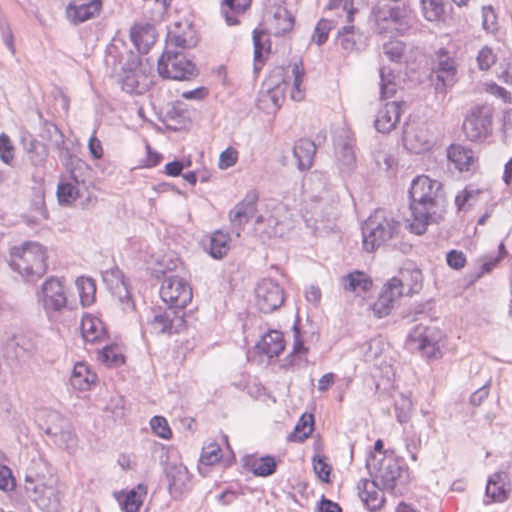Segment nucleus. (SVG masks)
I'll use <instances>...</instances> for the list:
<instances>
[{
	"mask_svg": "<svg viewBox=\"0 0 512 512\" xmlns=\"http://www.w3.org/2000/svg\"><path fill=\"white\" fill-rule=\"evenodd\" d=\"M409 196L413 217L410 228L422 235L430 224L439 223L444 217L446 199L442 184L426 175L417 176L411 183Z\"/></svg>",
	"mask_w": 512,
	"mask_h": 512,
	"instance_id": "1",
	"label": "nucleus"
},
{
	"mask_svg": "<svg viewBox=\"0 0 512 512\" xmlns=\"http://www.w3.org/2000/svg\"><path fill=\"white\" fill-rule=\"evenodd\" d=\"M28 497L43 511L58 512L60 493L58 479L52 468L43 460L34 461L25 474Z\"/></svg>",
	"mask_w": 512,
	"mask_h": 512,
	"instance_id": "2",
	"label": "nucleus"
},
{
	"mask_svg": "<svg viewBox=\"0 0 512 512\" xmlns=\"http://www.w3.org/2000/svg\"><path fill=\"white\" fill-rule=\"evenodd\" d=\"M401 222L385 209H376L362 225L363 248L367 252L387 245L401 231Z\"/></svg>",
	"mask_w": 512,
	"mask_h": 512,
	"instance_id": "3",
	"label": "nucleus"
},
{
	"mask_svg": "<svg viewBox=\"0 0 512 512\" xmlns=\"http://www.w3.org/2000/svg\"><path fill=\"white\" fill-rule=\"evenodd\" d=\"M10 267L27 281H35L47 271V250L35 241H26L14 246L9 253Z\"/></svg>",
	"mask_w": 512,
	"mask_h": 512,
	"instance_id": "4",
	"label": "nucleus"
},
{
	"mask_svg": "<svg viewBox=\"0 0 512 512\" xmlns=\"http://www.w3.org/2000/svg\"><path fill=\"white\" fill-rule=\"evenodd\" d=\"M366 467L371 475H374L376 483L381 488L391 492L394 495L401 494L408 478L407 470L400 462L391 455H382L377 458L371 455L366 460Z\"/></svg>",
	"mask_w": 512,
	"mask_h": 512,
	"instance_id": "5",
	"label": "nucleus"
},
{
	"mask_svg": "<svg viewBox=\"0 0 512 512\" xmlns=\"http://www.w3.org/2000/svg\"><path fill=\"white\" fill-rule=\"evenodd\" d=\"M407 345L418 350L427 358L438 359L442 356L444 334L435 326L417 325L408 335Z\"/></svg>",
	"mask_w": 512,
	"mask_h": 512,
	"instance_id": "6",
	"label": "nucleus"
},
{
	"mask_svg": "<svg viewBox=\"0 0 512 512\" xmlns=\"http://www.w3.org/2000/svg\"><path fill=\"white\" fill-rule=\"evenodd\" d=\"M286 88L284 70L275 69L263 83V90L259 94L257 107L267 114L276 113L285 99Z\"/></svg>",
	"mask_w": 512,
	"mask_h": 512,
	"instance_id": "7",
	"label": "nucleus"
},
{
	"mask_svg": "<svg viewBox=\"0 0 512 512\" xmlns=\"http://www.w3.org/2000/svg\"><path fill=\"white\" fill-rule=\"evenodd\" d=\"M37 298L38 303L49 318L55 313H61L68 308L66 287L61 279L54 276L43 282Z\"/></svg>",
	"mask_w": 512,
	"mask_h": 512,
	"instance_id": "8",
	"label": "nucleus"
},
{
	"mask_svg": "<svg viewBox=\"0 0 512 512\" xmlns=\"http://www.w3.org/2000/svg\"><path fill=\"white\" fill-rule=\"evenodd\" d=\"M160 297L168 307L183 311L191 302L193 293L189 283L179 276H167L164 278Z\"/></svg>",
	"mask_w": 512,
	"mask_h": 512,
	"instance_id": "9",
	"label": "nucleus"
},
{
	"mask_svg": "<svg viewBox=\"0 0 512 512\" xmlns=\"http://www.w3.org/2000/svg\"><path fill=\"white\" fill-rule=\"evenodd\" d=\"M160 76L173 80H185L195 75V65L182 53L165 51L158 59Z\"/></svg>",
	"mask_w": 512,
	"mask_h": 512,
	"instance_id": "10",
	"label": "nucleus"
},
{
	"mask_svg": "<svg viewBox=\"0 0 512 512\" xmlns=\"http://www.w3.org/2000/svg\"><path fill=\"white\" fill-rule=\"evenodd\" d=\"M284 302L282 287L272 279H262L255 287V305L263 313L277 310Z\"/></svg>",
	"mask_w": 512,
	"mask_h": 512,
	"instance_id": "11",
	"label": "nucleus"
},
{
	"mask_svg": "<svg viewBox=\"0 0 512 512\" xmlns=\"http://www.w3.org/2000/svg\"><path fill=\"white\" fill-rule=\"evenodd\" d=\"M492 124V111L488 106H476L466 116L463 131L472 141L486 137Z\"/></svg>",
	"mask_w": 512,
	"mask_h": 512,
	"instance_id": "12",
	"label": "nucleus"
},
{
	"mask_svg": "<svg viewBox=\"0 0 512 512\" xmlns=\"http://www.w3.org/2000/svg\"><path fill=\"white\" fill-rule=\"evenodd\" d=\"M373 13L379 33L406 25L409 15L405 6H392L387 3H378Z\"/></svg>",
	"mask_w": 512,
	"mask_h": 512,
	"instance_id": "13",
	"label": "nucleus"
},
{
	"mask_svg": "<svg viewBox=\"0 0 512 512\" xmlns=\"http://www.w3.org/2000/svg\"><path fill=\"white\" fill-rule=\"evenodd\" d=\"M259 194L256 190L248 191L244 199L229 211V221L232 231L237 237L241 235L244 226L255 215Z\"/></svg>",
	"mask_w": 512,
	"mask_h": 512,
	"instance_id": "14",
	"label": "nucleus"
},
{
	"mask_svg": "<svg viewBox=\"0 0 512 512\" xmlns=\"http://www.w3.org/2000/svg\"><path fill=\"white\" fill-rule=\"evenodd\" d=\"M151 67L148 69L138 56H133L132 62L125 69V76L122 79V88L128 93L142 94L152 83L149 78Z\"/></svg>",
	"mask_w": 512,
	"mask_h": 512,
	"instance_id": "15",
	"label": "nucleus"
},
{
	"mask_svg": "<svg viewBox=\"0 0 512 512\" xmlns=\"http://www.w3.org/2000/svg\"><path fill=\"white\" fill-rule=\"evenodd\" d=\"M149 323L155 334L179 333L185 326L184 312L170 307L164 311L157 310L153 312Z\"/></svg>",
	"mask_w": 512,
	"mask_h": 512,
	"instance_id": "16",
	"label": "nucleus"
},
{
	"mask_svg": "<svg viewBox=\"0 0 512 512\" xmlns=\"http://www.w3.org/2000/svg\"><path fill=\"white\" fill-rule=\"evenodd\" d=\"M402 295V280L395 277L392 278L384 285L378 299L372 305L374 314L379 318L389 315L394 308L395 301Z\"/></svg>",
	"mask_w": 512,
	"mask_h": 512,
	"instance_id": "17",
	"label": "nucleus"
},
{
	"mask_svg": "<svg viewBox=\"0 0 512 512\" xmlns=\"http://www.w3.org/2000/svg\"><path fill=\"white\" fill-rule=\"evenodd\" d=\"M281 211V207H275L270 215H260L256 218L254 232L259 239L266 241L284 235L287 226L279 219Z\"/></svg>",
	"mask_w": 512,
	"mask_h": 512,
	"instance_id": "18",
	"label": "nucleus"
},
{
	"mask_svg": "<svg viewBox=\"0 0 512 512\" xmlns=\"http://www.w3.org/2000/svg\"><path fill=\"white\" fill-rule=\"evenodd\" d=\"M404 101H392L379 110L374 126L381 133H389L395 129L403 112Z\"/></svg>",
	"mask_w": 512,
	"mask_h": 512,
	"instance_id": "19",
	"label": "nucleus"
},
{
	"mask_svg": "<svg viewBox=\"0 0 512 512\" xmlns=\"http://www.w3.org/2000/svg\"><path fill=\"white\" fill-rule=\"evenodd\" d=\"M102 278L111 290L112 294L115 295L123 305L122 309H132L133 304L130 301V293L124 281L122 272L118 268L107 270L102 273Z\"/></svg>",
	"mask_w": 512,
	"mask_h": 512,
	"instance_id": "20",
	"label": "nucleus"
},
{
	"mask_svg": "<svg viewBox=\"0 0 512 512\" xmlns=\"http://www.w3.org/2000/svg\"><path fill=\"white\" fill-rule=\"evenodd\" d=\"M436 77V90L444 91L447 87L454 85L456 81V66L453 58L447 54H440L438 61L433 68Z\"/></svg>",
	"mask_w": 512,
	"mask_h": 512,
	"instance_id": "21",
	"label": "nucleus"
},
{
	"mask_svg": "<svg viewBox=\"0 0 512 512\" xmlns=\"http://www.w3.org/2000/svg\"><path fill=\"white\" fill-rule=\"evenodd\" d=\"M358 494L368 510L380 509L385 501L381 485L375 480L362 479L357 485Z\"/></svg>",
	"mask_w": 512,
	"mask_h": 512,
	"instance_id": "22",
	"label": "nucleus"
},
{
	"mask_svg": "<svg viewBox=\"0 0 512 512\" xmlns=\"http://www.w3.org/2000/svg\"><path fill=\"white\" fill-rule=\"evenodd\" d=\"M403 143L411 153L421 154L430 148L429 133L422 126H407L403 133Z\"/></svg>",
	"mask_w": 512,
	"mask_h": 512,
	"instance_id": "23",
	"label": "nucleus"
},
{
	"mask_svg": "<svg viewBox=\"0 0 512 512\" xmlns=\"http://www.w3.org/2000/svg\"><path fill=\"white\" fill-rule=\"evenodd\" d=\"M166 476L171 496L175 499L180 498L190 481L188 469L182 464H171L167 468Z\"/></svg>",
	"mask_w": 512,
	"mask_h": 512,
	"instance_id": "24",
	"label": "nucleus"
},
{
	"mask_svg": "<svg viewBox=\"0 0 512 512\" xmlns=\"http://www.w3.org/2000/svg\"><path fill=\"white\" fill-rule=\"evenodd\" d=\"M46 434L54 438V442L68 452H73L77 447V437L73 432L70 424L61 419L60 425L48 426L45 430Z\"/></svg>",
	"mask_w": 512,
	"mask_h": 512,
	"instance_id": "25",
	"label": "nucleus"
},
{
	"mask_svg": "<svg viewBox=\"0 0 512 512\" xmlns=\"http://www.w3.org/2000/svg\"><path fill=\"white\" fill-rule=\"evenodd\" d=\"M147 495V487L138 484L137 487L125 492L120 491L114 494L117 502L124 512H138Z\"/></svg>",
	"mask_w": 512,
	"mask_h": 512,
	"instance_id": "26",
	"label": "nucleus"
},
{
	"mask_svg": "<svg viewBox=\"0 0 512 512\" xmlns=\"http://www.w3.org/2000/svg\"><path fill=\"white\" fill-rule=\"evenodd\" d=\"M101 8V0H90L87 3L72 2L67 7V16L74 23H81L98 15Z\"/></svg>",
	"mask_w": 512,
	"mask_h": 512,
	"instance_id": "27",
	"label": "nucleus"
},
{
	"mask_svg": "<svg viewBox=\"0 0 512 512\" xmlns=\"http://www.w3.org/2000/svg\"><path fill=\"white\" fill-rule=\"evenodd\" d=\"M69 177L84 191L94 185L96 173L87 162H68Z\"/></svg>",
	"mask_w": 512,
	"mask_h": 512,
	"instance_id": "28",
	"label": "nucleus"
},
{
	"mask_svg": "<svg viewBox=\"0 0 512 512\" xmlns=\"http://www.w3.org/2000/svg\"><path fill=\"white\" fill-rule=\"evenodd\" d=\"M345 291L360 295L368 292L372 287V279L363 271L355 270L341 278Z\"/></svg>",
	"mask_w": 512,
	"mask_h": 512,
	"instance_id": "29",
	"label": "nucleus"
},
{
	"mask_svg": "<svg viewBox=\"0 0 512 512\" xmlns=\"http://www.w3.org/2000/svg\"><path fill=\"white\" fill-rule=\"evenodd\" d=\"M82 336L85 342H100L106 336V328L103 321L93 315H85L81 322Z\"/></svg>",
	"mask_w": 512,
	"mask_h": 512,
	"instance_id": "30",
	"label": "nucleus"
},
{
	"mask_svg": "<svg viewBox=\"0 0 512 512\" xmlns=\"http://www.w3.org/2000/svg\"><path fill=\"white\" fill-rule=\"evenodd\" d=\"M505 478L502 472H496L488 478L485 493L490 502L502 503L508 499L510 489L506 488Z\"/></svg>",
	"mask_w": 512,
	"mask_h": 512,
	"instance_id": "31",
	"label": "nucleus"
},
{
	"mask_svg": "<svg viewBox=\"0 0 512 512\" xmlns=\"http://www.w3.org/2000/svg\"><path fill=\"white\" fill-rule=\"evenodd\" d=\"M130 37L137 50L146 53L156 42V32L151 25H136L131 28Z\"/></svg>",
	"mask_w": 512,
	"mask_h": 512,
	"instance_id": "32",
	"label": "nucleus"
},
{
	"mask_svg": "<svg viewBox=\"0 0 512 512\" xmlns=\"http://www.w3.org/2000/svg\"><path fill=\"white\" fill-rule=\"evenodd\" d=\"M257 348L270 358L279 356L285 348L282 332L277 330L267 332L257 344Z\"/></svg>",
	"mask_w": 512,
	"mask_h": 512,
	"instance_id": "33",
	"label": "nucleus"
},
{
	"mask_svg": "<svg viewBox=\"0 0 512 512\" xmlns=\"http://www.w3.org/2000/svg\"><path fill=\"white\" fill-rule=\"evenodd\" d=\"M83 191L69 176H63L57 185L58 202L60 205H71L78 197L83 195Z\"/></svg>",
	"mask_w": 512,
	"mask_h": 512,
	"instance_id": "34",
	"label": "nucleus"
},
{
	"mask_svg": "<svg viewBox=\"0 0 512 512\" xmlns=\"http://www.w3.org/2000/svg\"><path fill=\"white\" fill-rule=\"evenodd\" d=\"M96 378V374L85 363L80 362L74 365L70 376V383L73 388L86 391L95 382Z\"/></svg>",
	"mask_w": 512,
	"mask_h": 512,
	"instance_id": "35",
	"label": "nucleus"
},
{
	"mask_svg": "<svg viewBox=\"0 0 512 512\" xmlns=\"http://www.w3.org/2000/svg\"><path fill=\"white\" fill-rule=\"evenodd\" d=\"M252 0H222V14L228 25L239 23L237 15L244 13L251 5Z\"/></svg>",
	"mask_w": 512,
	"mask_h": 512,
	"instance_id": "36",
	"label": "nucleus"
},
{
	"mask_svg": "<svg viewBox=\"0 0 512 512\" xmlns=\"http://www.w3.org/2000/svg\"><path fill=\"white\" fill-rule=\"evenodd\" d=\"M398 76L386 66L380 69V97L382 100L393 97L399 87Z\"/></svg>",
	"mask_w": 512,
	"mask_h": 512,
	"instance_id": "37",
	"label": "nucleus"
},
{
	"mask_svg": "<svg viewBox=\"0 0 512 512\" xmlns=\"http://www.w3.org/2000/svg\"><path fill=\"white\" fill-rule=\"evenodd\" d=\"M246 465L256 476L266 477L273 474L276 470V461L272 456L249 457Z\"/></svg>",
	"mask_w": 512,
	"mask_h": 512,
	"instance_id": "38",
	"label": "nucleus"
},
{
	"mask_svg": "<svg viewBox=\"0 0 512 512\" xmlns=\"http://www.w3.org/2000/svg\"><path fill=\"white\" fill-rule=\"evenodd\" d=\"M405 446L411 460L417 461V452L422 446V430L419 423H412L405 432Z\"/></svg>",
	"mask_w": 512,
	"mask_h": 512,
	"instance_id": "39",
	"label": "nucleus"
},
{
	"mask_svg": "<svg viewBox=\"0 0 512 512\" xmlns=\"http://www.w3.org/2000/svg\"><path fill=\"white\" fill-rule=\"evenodd\" d=\"M76 288L79 293L81 305L83 307L90 306L95 301L96 284L89 277H79L76 280Z\"/></svg>",
	"mask_w": 512,
	"mask_h": 512,
	"instance_id": "40",
	"label": "nucleus"
},
{
	"mask_svg": "<svg viewBox=\"0 0 512 512\" xmlns=\"http://www.w3.org/2000/svg\"><path fill=\"white\" fill-rule=\"evenodd\" d=\"M313 424V415L303 414L295 425L294 430L289 434L288 441L302 442L307 439L313 431Z\"/></svg>",
	"mask_w": 512,
	"mask_h": 512,
	"instance_id": "41",
	"label": "nucleus"
},
{
	"mask_svg": "<svg viewBox=\"0 0 512 512\" xmlns=\"http://www.w3.org/2000/svg\"><path fill=\"white\" fill-rule=\"evenodd\" d=\"M230 237L222 231H215L210 237V255L215 259H221L230 248Z\"/></svg>",
	"mask_w": 512,
	"mask_h": 512,
	"instance_id": "42",
	"label": "nucleus"
},
{
	"mask_svg": "<svg viewBox=\"0 0 512 512\" xmlns=\"http://www.w3.org/2000/svg\"><path fill=\"white\" fill-rule=\"evenodd\" d=\"M273 25L276 35H284L293 29L294 18L286 8L278 7L274 13Z\"/></svg>",
	"mask_w": 512,
	"mask_h": 512,
	"instance_id": "43",
	"label": "nucleus"
},
{
	"mask_svg": "<svg viewBox=\"0 0 512 512\" xmlns=\"http://www.w3.org/2000/svg\"><path fill=\"white\" fill-rule=\"evenodd\" d=\"M267 40L263 31H253V44H254V71L257 73L262 68L264 63V53L269 52V47H266Z\"/></svg>",
	"mask_w": 512,
	"mask_h": 512,
	"instance_id": "44",
	"label": "nucleus"
},
{
	"mask_svg": "<svg viewBox=\"0 0 512 512\" xmlns=\"http://www.w3.org/2000/svg\"><path fill=\"white\" fill-rule=\"evenodd\" d=\"M360 36L355 33L353 25H345L338 31L337 43L346 51L357 50V42Z\"/></svg>",
	"mask_w": 512,
	"mask_h": 512,
	"instance_id": "45",
	"label": "nucleus"
},
{
	"mask_svg": "<svg viewBox=\"0 0 512 512\" xmlns=\"http://www.w3.org/2000/svg\"><path fill=\"white\" fill-rule=\"evenodd\" d=\"M421 11L428 21H437L444 14L443 0H420Z\"/></svg>",
	"mask_w": 512,
	"mask_h": 512,
	"instance_id": "46",
	"label": "nucleus"
},
{
	"mask_svg": "<svg viewBox=\"0 0 512 512\" xmlns=\"http://www.w3.org/2000/svg\"><path fill=\"white\" fill-rule=\"evenodd\" d=\"M317 147L307 138L299 139L293 146V155L297 160H313Z\"/></svg>",
	"mask_w": 512,
	"mask_h": 512,
	"instance_id": "47",
	"label": "nucleus"
},
{
	"mask_svg": "<svg viewBox=\"0 0 512 512\" xmlns=\"http://www.w3.org/2000/svg\"><path fill=\"white\" fill-rule=\"evenodd\" d=\"M326 8L335 11L338 17H345L348 23L353 21L355 10L351 0H329Z\"/></svg>",
	"mask_w": 512,
	"mask_h": 512,
	"instance_id": "48",
	"label": "nucleus"
},
{
	"mask_svg": "<svg viewBox=\"0 0 512 512\" xmlns=\"http://www.w3.org/2000/svg\"><path fill=\"white\" fill-rule=\"evenodd\" d=\"M98 359L107 366H118L123 363V357L116 345H105L99 351Z\"/></svg>",
	"mask_w": 512,
	"mask_h": 512,
	"instance_id": "49",
	"label": "nucleus"
},
{
	"mask_svg": "<svg viewBox=\"0 0 512 512\" xmlns=\"http://www.w3.org/2000/svg\"><path fill=\"white\" fill-rule=\"evenodd\" d=\"M480 194V190L465 188L455 196V205L458 211H466L472 207Z\"/></svg>",
	"mask_w": 512,
	"mask_h": 512,
	"instance_id": "50",
	"label": "nucleus"
},
{
	"mask_svg": "<svg viewBox=\"0 0 512 512\" xmlns=\"http://www.w3.org/2000/svg\"><path fill=\"white\" fill-rule=\"evenodd\" d=\"M292 74H293L294 80H293V89L291 91V98L295 101H301L304 98V91L301 89V85H302L303 77L305 74L303 64L301 61L293 64Z\"/></svg>",
	"mask_w": 512,
	"mask_h": 512,
	"instance_id": "51",
	"label": "nucleus"
},
{
	"mask_svg": "<svg viewBox=\"0 0 512 512\" xmlns=\"http://www.w3.org/2000/svg\"><path fill=\"white\" fill-rule=\"evenodd\" d=\"M150 427L154 434L158 437L169 440L172 437V430L166 418L162 416H154L150 420Z\"/></svg>",
	"mask_w": 512,
	"mask_h": 512,
	"instance_id": "52",
	"label": "nucleus"
},
{
	"mask_svg": "<svg viewBox=\"0 0 512 512\" xmlns=\"http://www.w3.org/2000/svg\"><path fill=\"white\" fill-rule=\"evenodd\" d=\"M412 401L409 397L401 394L400 400L395 402L397 421L401 424L408 422L412 411Z\"/></svg>",
	"mask_w": 512,
	"mask_h": 512,
	"instance_id": "53",
	"label": "nucleus"
},
{
	"mask_svg": "<svg viewBox=\"0 0 512 512\" xmlns=\"http://www.w3.org/2000/svg\"><path fill=\"white\" fill-rule=\"evenodd\" d=\"M221 459V448L217 443H210L203 447L200 462L204 465H214Z\"/></svg>",
	"mask_w": 512,
	"mask_h": 512,
	"instance_id": "54",
	"label": "nucleus"
},
{
	"mask_svg": "<svg viewBox=\"0 0 512 512\" xmlns=\"http://www.w3.org/2000/svg\"><path fill=\"white\" fill-rule=\"evenodd\" d=\"M335 27V23L331 19H321L314 31L313 39L317 45H322L328 39V34L332 28Z\"/></svg>",
	"mask_w": 512,
	"mask_h": 512,
	"instance_id": "55",
	"label": "nucleus"
},
{
	"mask_svg": "<svg viewBox=\"0 0 512 512\" xmlns=\"http://www.w3.org/2000/svg\"><path fill=\"white\" fill-rule=\"evenodd\" d=\"M405 45L399 40H390L383 46L384 54L394 62H400L404 54Z\"/></svg>",
	"mask_w": 512,
	"mask_h": 512,
	"instance_id": "56",
	"label": "nucleus"
},
{
	"mask_svg": "<svg viewBox=\"0 0 512 512\" xmlns=\"http://www.w3.org/2000/svg\"><path fill=\"white\" fill-rule=\"evenodd\" d=\"M474 152L461 144H452L447 149V160H473Z\"/></svg>",
	"mask_w": 512,
	"mask_h": 512,
	"instance_id": "57",
	"label": "nucleus"
},
{
	"mask_svg": "<svg viewBox=\"0 0 512 512\" xmlns=\"http://www.w3.org/2000/svg\"><path fill=\"white\" fill-rule=\"evenodd\" d=\"M477 62L481 70H488L496 62V55L491 48L483 47L478 53Z\"/></svg>",
	"mask_w": 512,
	"mask_h": 512,
	"instance_id": "58",
	"label": "nucleus"
},
{
	"mask_svg": "<svg viewBox=\"0 0 512 512\" xmlns=\"http://www.w3.org/2000/svg\"><path fill=\"white\" fill-rule=\"evenodd\" d=\"M14 146L8 135L0 134V160H13Z\"/></svg>",
	"mask_w": 512,
	"mask_h": 512,
	"instance_id": "59",
	"label": "nucleus"
},
{
	"mask_svg": "<svg viewBox=\"0 0 512 512\" xmlns=\"http://www.w3.org/2000/svg\"><path fill=\"white\" fill-rule=\"evenodd\" d=\"M15 481L9 467L0 466V490L11 491L14 489Z\"/></svg>",
	"mask_w": 512,
	"mask_h": 512,
	"instance_id": "60",
	"label": "nucleus"
},
{
	"mask_svg": "<svg viewBox=\"0 0 512 512\" xmlns=\"http://www.w3.org/2000/svg\"><path fill=\"white\" fill-rule=\"evenodd\" d=\"M447 264L456 270L463 268L466 264V257L463 252L457 250H451L447 254Z\"/></svg>",
	"mask_w": 512,
	"mask_h": 512,
	"instance_id": "61",
	"label": "nucleus"
},
{
	"mask_svg": "<svg viewBox=\"0 0 512 512\" xmlns=\"http://www.w3.org/2000/svg\"><path fill=\"white\" fill-rule=\"evenodd\" d=\"M313 468L318 477L325 482L329 481L330 467L322 458L313 459Z\"/></svg>",
	"mask_w": 512,
	"mask_h": 512,
	"instance_id": "62",
	"label": "nucleus"
},
{
	"mask_svg": "<svg viewBox=\"0 0 512 512\" xmlns=\"http://www.w3.org/2000/svg\"><path fill=\"white\" fill-rule=\"evenodd\" d=\"M337 154L343 159H355L356 152L350 142H339L336 146Z\"/></svg>",
	"mask_w": 512,
	"mask_h": 512,
	"instance_id": "63",
	"label": "nucleus"
},
{
	"mask_svg": "<svg viewBox=\"0 0 512 512\" xmlns=\"http://www.w3.org/2000/svg\"><path fill=\"white\" fill-rule=\"evenodd\" d=\"M488 395L489 383H486L471 395L470 403L475 407L480 406L483 403V401L488 397Z\"/></svg>",
	"mask_w": 512,
	"mask_h": 512,
	"instance_id": "64",
	"label": "nucleus"
}]
</instances>
